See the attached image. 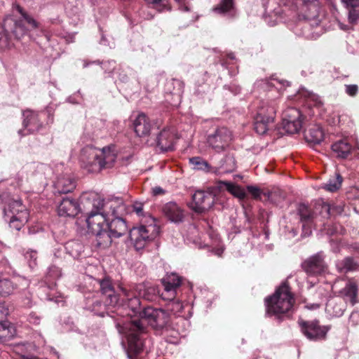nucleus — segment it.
I'll list each match as a JSON object with an SVG mask.
<instances>
[{"instance_id": "69168bd1", "label": "nucleus", "mask_w": 359, "mask_h": 359, "mask_svg": "<svg viewBox=\"0 0 359 359\" xmlns=\"http://www.w3.org/2000/svg\"><path fill=\"white\" fill-rule=\"evenodd\" d=\"M358 313H354L353 312L351 316H350V319H352L355 317H358Z\"/></svg>"}, {"instance_id": "603ef678", "label": "nucleus", "mask_w": 359, "mask_h": 359, "mask_svg": "<svg viewBox=\"0 0 359 359\" xmlns=\"http://www.w3.org/2000/svg\"><path fill=\"white\" fill-rule=\"evenodd\" d=\"M346 93L350 96H355L358 91L357 85H346Z\"/></svg>"}, {"instance_id": "4c0bfd02", "label": "nucleus", "mask_w": 359, "mask_h": 359, "mask_svg": "<svg viewBox=\"0 0 359 359\" xmlns=\"http://www.w3.org/2000/svg\"><path fill=\"white\" fill-rule=\"evenodd\" d=\"M163 283L164 287L174 289L175 291H177L181 285V278L177 275L172 273L164 278Z\"/></svg>"}, {"instance_id": "cd10ccee", "label": "nucleus", "mask_w": 359, "mask_h": 359, "mask_svg": "<svg viewBox=\"0 0 359 359\" xmlns=\"http://www.w3.org/2000/svg\"><path fill=\"white\" fill-rule=\"evenodd\" d=\"M305 139L309 143L320 144L324 139V133L322 128L318 125L311 126L305 133Z\"/></svg>"}, {"instance_id": "412c9836", "label": "nucleus", "mask_w": 359, "mask_h": 359, "mask_svg": "<svg viewBox=\"0 0 359 359\" xmlns=\"http://www.w3.org/2000/svg\"><path fill=\"white\" fill-rule=\"evenodd\" d=\"M81 210L78 202L72 198H65L57 207V212L60 216L75 217Z\"/></svg>"}, {"instance_id": "9b49d317", "label": "nucleus", "mask_w": 359, "mask_h": 359, "mask_svg": "<svg viewBox=\"0 0 359 359\" xmlns=\"http://www.w3.org/2000/svg\"><path fill=\"white\" fill-rule=\"evenodd\" d=\"M299 325L303 334L309 340L320 341L326 338L330 326L320 325L318 320H299Z\"/></svg>"}, {"instance_id": "f3484780", "label": "nucleus", "mask_w": 359, "mask_h": 359, "mask_svg": "<svg viewBox=\"0 0 359 359\" xmlns=\"http://www.w3.org/2000/svg\"><path fill=\"white\" fill-rule=\"evenodd\" d=\"M302 267L306 273L309 275L320 274L326 268L323 253L318 252L309 257L303 262Z\"/></svg>"}, {"instance_id": "6e6d98bb", "label": "nucleus", "mask_w": 359, "mask_h": 359, "mask_svg": "<svg viewBox=\"0 0 359 359\" xmlns=\"http://www.w3.org/2000/svg\"><path fill=\"white\" fill-rule=\"evenodd\" d=\"M341 1L346 8L359 4V0H341Z\"/></svg>"}, {"instance_id": "58836bf2", "label": "nucleus", "mask_w": 359, "mask_h": 359, "mask_svg": "<svg viewBox=\"0 0 359 359\" xmlns=\"http://www.w3.org/2000/svg\"><path fill=\"white\" fill-rule=\"evenodd\" d=\"M348 10V20L349 24L355 25L359 22V4L349 7Z\"/></svg>"}, {"instance_id": "13d9d810", "label": "nucleus", "mask_w": 359, "mask_h": 359, "mask_svg": "<svg viewBox=\"0 0 359 359\" xmlns=\"http://www.w3.org/2000/svg\"><path fill=\"white\" fill-rule=\"evenodd\" d=\"M330 243H331V246H332V250L334 252H340V248H339V244L338 241L331 240Z\"/></svg>"}, {"instance_id": "680f3d73", "label": "nucleus", "mask_w": 359, "mask_h": 359, "mask_svg": "<svg viewBox=\"0 0 359 359\" xmlns=\"http://www.w3.org/2000/svg\"><path fill=\"white\" fill-rule=\"evenodd\" d=\"M223 250H223L222 248H218V249H217V250H216V251H215V254H216L217 255H218V256H220V255L222 254Z\"/></svg>"}, {"instance_id": "4d7b16f0", "label": "nucleus", "mask_w": 359, "mask_h": 359, "mask_svg": "<svg viewBox=\"0 0 359 359\" xmlns=\"http://www.w3.org/2000/svg\"><path fill=\"white\" fill-rule=\"evenodd\" d=\"M152 194L154 196H160L165 194V190L161 187H155L152 189Z\"/></svg>"}, {"instance_id": "72a5a7b5", "label": "nucleus", "mask_w": 359, "mask_h": 359, "mask_svg": "<svg viewBox=\"0 0 359 359\" xmlns=\"http://www.w3.org/2000/svg\"><path fill=\"white\" fill-rule=\"evenodd\" d=\"M15 334L14 327L8 321L0 323V339L3 341L11 339Z\"/></svg>"}, {"instance_id": "ddd939ff", "label": "nucleus", "mask_w": 359, "mask_h": 359, "mask_svg": "<svg viewBox=\"0 0 359 359\" xmlns=\"http://www.w3.org/2000/svg\"><path fill=\"white\" fill-rule=\"evenodd\" d=\"M100 290L102 294L107 296L105 304L108 306L117 309V310L123 309L127 304V301L124 294L122 293L123 298L121 301L117 294H115L111 280L109 278H105L100 281Z\"/></svg>"}, {"instance_id": "dca6fc26", "label": "nucleus", "mask_w": 359, "mask_h": 359, "mask_svg": "<svg viewBox=\"0 0 359 359\" xmlns=\"http://www.w3.org/2000/svg\"><path fill=\"white\" fill-rule=\"evenodd\" d=\"M121 287H123V286ZM123 288L130 290V298L142 297L148 301H152L158 292L156 287L144 283L130 285L128 287H123Z\"/></svg>"}, {"instance_id": "f03ea898", "label": "nucleus", "mask_w": 359, "mask_h": 359, "mask_svg": "<svg viewBox=\"0 0 359 359\" xmlns=\"http://www.w3.org/2000/svg\"><path fill=\"white\" fill-rule=\"evenodd\" d=\"M85 199L92 200L93 208L86 219L88 228L96 236L97 245L104 248H107L110 245V237L106 228L108 223L106 215L109 212H107L105 208L109 207L111 203L105 204L104 201L95 194L83 195L81 200L83 201Z\"/></svg>"}, {"instance_id": "6e6552de", "label": "nucleus", "mask_w": 359, "mask_h": 359, "mask_svg": "<svg viewBox=\"0 0 359 359\" xmlns=\"http://www.w3.org/2000/svg\"><path fill=\"white\" fill-rule=\"evenodd\" d=\"M111 210V215L115 217L107 223L106 226L107 234L110 237V244L113 238H119L128 231V225L126 221L119 215L125 210V205L122 203L111 202L109 206Z\"/></svg>"}, {"instance_id": "2f4dec72", "label": "nucleus", "mask_w": 359, "mask_h": 359, "mask_svg": "<svg viewBox=\"0 0 359 359\" xmlns=\"http://www.w3.org/2000/svg\"><path fill=\"white\" fill-rule=\"evenodd\" d=\"M273 122V121H269L268 118H262V116H255V130L259 135H264L269 129Z\"/></svg>"}, {"instance_id": "f8f14e48", "label": "nucleus", "mask_w": 359, "mask_h": 359, "mask_svg": "<svg viewBox=\"0 0 359 359\" xmlns=\"http://www.w3.org/2000/svg\"><path fill=\"white\" fill-rule=\"evenodd\" d=\"M302 114L296 108H288L283 112L282 125L286 133H298L302 127Z\"/></svg>"}, {"instance_id": "9d476101", "label": "nucleus", "mask_w": 359, "mask_h": 359, "mask_svg": "<svg viewBox=\"0 0 359 359\" xmlns=\"http://www.w3.org/2000/svg\"><path fill=\"white\" fill-rule=\"evenodd\" d=\"M233 140L232 132L226 127H219L208 137V145L217 152L228 147Z\"/></svg>"}, {"instance_id": "5701e85b", "label": "nucleus", "mask_w": 359, "mask_h": 359, "mask_svg": "<svg viewBox=\"0 0 359 359\" xmlns=\"http://www.w3.org/2000/svg\"><path fill=\"white\" fill-rule=\"evenodd\" d=\"M54 187L59 194H67L74 189L76 184L69 175L65 174L57 177L54 182Z\"/></svg>"}, {"instance_id": "bf43d9fd", "label": "nucleus", "mask_w": 359, "mask_h": 359, "mask_svg": "<svg viewBox=\"0 0 359 359\" xmlns=\"http://www.w3.org/2000/svg\"><path fill=\"white\" fill-rule=\"evenodd\" d=\"M348 248L351 251L359 254V243H353Z\"/></svg>"}, {"instance_id": "aec40b11", "label": "nucleus", "mask_w": 359, "mask_h": 359, "mask_svg": "<svg viewBox=\"0 0 359 359\" xmlns=\"http://www.w3.org/2000/svg\"><path fill=\"white\" fill-rule=\"evenodd\" d=\"M133 126L135 133L139 137L148 136L152 127L149 118L144 113H139L134 118Z\"/></svg>"}, {"instance_id": "423d86ee", "label": "nucleus", "mask_w": 359, "mask_h": 359, "mask_svg": "<svg viewBox=\"0 0 359 359\" xmlns=\"http://www.w3.org/2000/svg\"><path fill=\"white\" fill-rule=\"evenodd\" d=\"M142 222L140 226L133 228L129 232L130 239L137 250L144 248L159 233V226L154 217L149 216L146 221Z\"/></svg>"}, {"instance_id": "49530a36", "label": "nucleus", "mask_w": 359, "mask_h": 359, "mask_svg": "<svg viewBox=\"0 0 359 359\" xmlns=\"http://www.w3.org/2000/svg\"><path fill=\"white\" fill-rule=\"evenodd\" d=\"M143 206H144V204L142 203H140V202H135L133 205H132V209H133V211H134L139 217H144V221H146V219L148 218V216H146L144 214V212H143Z\"/></svg>"}, {"instance_id": "a18cd8bd", "label": "nucleus", "mask_w": 359, "mask_h": 359, "mask_svg": "<svg viewBox=\"0 0 359 359\" xmlns=\"http://www.w3.org/2000/svg\"><path fill=\"white\" fill-rule=\"evenodd\" d=\"M25 257L27 260L30 268H34L36 265L37 252L36 251H27L25 254Z\"/></svg>"}, {"instance_id": "3c124183", "label": "nucleus", "mask_w": 359, "mask_h": 359, "mask_svg": "<svg viewBox=\"0 0 359 359\" xmlns=\"http://www.w3.org/2000/svg\"><path fill=\"white\" fill-rule=\"evenodd\" d=\"M178 5L179 8L182 11H190V1L189 0H175Z\"/></svg>"}, {"instance_id": "20e7f679", "label": "nucleus", "mask_w": 359, "mask_h": 359, "mask_svg": "<svg viewBox=\"0 0 359 359\" xmlns=\"http://www.w3.org/2000/svg\"><path fill=\"white\" fill-rule=\"evenodd\" d=\"M18 11L22 15V18L15 20L11 17H8L4 20V32L0 33V49L9 48L11 46L8 34L12 33L16 39L22 37L28 30L38 27V22L30 15L24 13L20 7Z\"/></svg>"}, {"instance_id": "393cba45", "label": "nucleus", "mask_w": 359, "mask_h": 359, "mask_svg": "<svg viewBox=\"0 0 359 359\" xmlns=\"http://www.w3.org/2000/svg\"><path fill=\"white\" fill-rule=\"evenodd\" d=\"M174 132L170 129H163L157 137V144L161 150H172L174 146Z\"/></svg>"}, {"instance_id": "37998d69", "label": "nucleus", "mask_w": 359, "mask_h": 359, "mask_svg": "<svg viewBox=\"0 0 359 359\" xmlns=\"http://www.w3.org/2000/svg\"><path fill=\"white\" fill-rule=\"evenodd\" d=\"M176 295L177 291L167 287H164V291L161 294L163 299L168 301L169 302L175 300Z\"/></svg>"}, {"instance_id": "0eeeda50", "label": "nucleus", "mask_w": 359, "mask_h": 359, "mask_svg": "<svg viewBox=\"0 0 359 359\" xmlns=\"http://www.w3.org/2000/svg\"><path fill=\"white\" fill-rule=\"evenodd\" d=\"M4 212L10 227L17 231L20 230L28 221L29 212L21 200L10 199L4 208Z\"/></svg>"}, {"instance_id": "a211bd4d", "label": "nucleus", "mask_w": 359, "mask_h": 359, "mask_svg": "<svg viewBox=\"0 0 359 359\" xmlns=\"http://www.w3.org/2000/svg\"><path fill=\"white\" fill-rule=\"evenodd\" d=\"M277 105L278 100L276 99L261 100L257 107L255 116H262L264 118L273 121L276 114Z\"/></svg>"}, {"instance_id": "e2e57ef3", "label": "nucleus", "mask_w": 359, "mask_h": 359, "mask_svg": "<svg viewBox=\"0 0 359 359\" xmlns=\"http://www.w3.org/2000/svg\"><path fill=\"white\" fill-rule=\"evenodd\" d=\"M19 359H39V358H28V357H25V356H24L22 355H20L19 356Z\"/></svg>"}, {"instance_id": "09e8293b", "label": "nucleus", "mask_w": 359, "mask_h": 359, "mask_svg": "<svg viewBox=\"0 0 359 359\" xmlns=\"http://www.w3.org/2000/svg\"><path fill=\"white\" fill-rule=\"evenodd\" d=\"M8 314V309L4 302H0V323L6 322L5 319Z\"/></svg>"}, {"instance_id": "338daca9", "label": "nucleus", "mask_w": 359, "mask_h": 359, "mask_svg": "<svg viewBox=\"0 0 359 359\" xmlns=\"http://www.w3.org/2000/svg\"><path fill=\"white\" fill-rule=\"evenodd\" d=\"M228 58H229L230 60H234L235 59V55L233 53H229L228 54Z\"/></svg>"}, {"instance_id": "79ce46f5", "label": "nucleus", "mask_w": 359, "mask_h": 359, "mask_svg": "<svg viewBox=\"0 0 359 359\" xmlns=\"http://www.w3.org/2000/svg\"><path fill=\"white\" fill-rule=\"evenodd\" d=\"M61 275V269L55 265H51L48 269L47 278H49V281L59 278Z\"/></svg>"}, {"instance_id": "0e129e2a", "label": "nucleus", "mask_w": 359, "mask_h": 359, "mask_svg": "<svg viewBox=\"0 0 359 359\" xmlns=\"http://www.w3.org/2000/svg\"><path fill=\"white\" fill-rule=\"evenodd\" d=\"M340 27L341 29H344V30H348L349 29L348 25H342L341 24H340Z\"/></svg>"}, {"instance_id": "ea45409f", "label": "nucleus", "mask_w": 359, "mask_h": 359, "mask_svg": "<svg viewBox=\"0 0 359 359\" xmlns=\"http://www.w3.org/2000/svg\"><path fill=\"white\" fill-rule=\"evenodd\" d=\"M321 212L324 214L323 217H328L331 212L336 211L337 213H341L343 211V208L341 205H334L325 203L320 206Z\"/></svg>"}, {"instance_id": "bb28decb", "label": "nucleus", "mask_w": 359, "mask_h": 359, "mask_svg": "<svg viewBox=\"0 0 359 359\" xmlns=\"http://www.w3.org/2000/svg\"><path fill=\"white\" fill-rule=\"evenodd\" d=\"M352 146L347 139H344L334 142L332 145V150L337 158H346L352 151Z\"/></svg>"}, {"instance_id": "5fc2aeb1", "label": "nucleus", "mask_w": 359, "mask_h": 359, "mask_svg": "<svg viewBox=\"0 0 359 359\" xmlns=\"http://www.w3.org/2000/svg\"><path fill=\"white\" fill-rule=\"evenodd\" d=\"M28 320L30 323L37 325L40 322V318L36 313H30L28 318Z\"/></svg>"}, {"instance_id": "39448f33", "label": "nucleus", "mask_w": 359, "mask_h": 359, "mask_svg": "<svg viewBox=\"0 0 359 359\" xmlns=\"http://www.w3.org/2000/svg\"><path fill=\"white\" fill-rule=\"evenodd\" d=\"M294 302L293 296L287 283H283L274 294L265 299L266 314L280 318L281 315L288 313Z\"/></svg>"}, {"instance_id": "c03bdc74", "label": "nucleus", "mask_w": 359, "mask_h": 359, "mask_svg": "<svg viewBox=\"0 0 359 359\" xmlns=\"http://www.w3.org/2000/svg\"><path fill=\"white\" fill-rule=\"evenodd\" d=\"M183 309V305L182 302L178 300H173L171 302H169L168 304V310L172 312L174 314H177L181 312Z\"/></svg>"}, {"instance_id": "6ab92c4d", "label": "nucleus", "mask_w": 359, "mask_h": 359, "mask_svg": "<svg viewBox=\"0 0 359 359\" xmlns=\"http://www.w3.org/2000/svg\"><path fill=\"white\" fill-rule=\"evenodd\" d=\"M298 214L302 222V234L308 236L311 233V224L315 218V213L305 204H300L298 208Z\"/></svg>"}, {"instance_id": "4be33fe9", "label": "nucleus", "mask_w": 359, "mask_h": 359, "mask_svg": "<svg viewBox=\"0 0 359 359\" xmlns=\"http://www.w3.org/2000/svg\"><path fill=\"white\" fill-rule=\"evenodd\" d=\"M164 215L172 222L179 223L182 222L184 214L183 209L175 202H169L163 207Z\"/></svg>"}, {"instance_id": "a19ab883", "label": "nucleus", "mask_w": 359, "mask_h": 359, "mask_svg": "<svg viewBox=\"0 0 359 359\" xmlns=\"http://www.w3.org/2000/svg\"><path fill=\"white\" fill-rule=\"evenodd\" d=\"M149 4H154L158 11H170V6L167 0H145Z\"/></svg>"}, {"instance_id": "c9c22d12", "label": "nucleus", "mask_w": 359, "mask_h": 359, "mask_svg": "<svg viewBox=\"0 0 359 359\" xmlns=\"http://www.w3.org/2000/svg\"><path fill=\"white\" fill-rule=\"evenodd\" d=\"M191 165L194 166L195 169L204 170L209 172H212L214 167H210L207 161H204L201 157H193L189 160Z\"/></svg>"}, {"instance_id": "f704fd0d", "label": "nucleus", "mask_w": 359, "mask_h": 359, "mask_svg": "<svg viewBox=\"0 0 359 359\" xmlns=\"http://www.w3.org/2000/svg\"><path fill=\"white\" fill-rule=\"evenodd\" d=\"M343 181L342 177L339 173H335V175L331 177L326 184L324 185V188L330 192H334L337 191L341 186Z\"/></svg>"}, {"instance_id": "774afa93", "label": "nucleus", "mask_w": 359, "mask_h": 359, "mask_svg": "<svg viewBox=\"0 0 359 359\" xmlns=\"http://www.w3.org/2000/svg\"><path fill=\"white\" fill-rule=\"evenodd\" d=\"M100 43L103 44V45H106V43H105V39H104V36L102 37V39L100 41Z\"/></svg>"}, {"instance_id": "c756f323", "label": "nucleus", "mask_w": 359, "mask_h": 359, "mask_svg": "<svg viewBox=\"0 0 359 359\" xmlns=\"http://www.w3.org/2000/svg\"><path fill=\"white\" fill-rule=\"evenodd\" d=\"M218 187L219 189L227 190L232 195L240 199H243L246 196V192L245 189L234 183L220 181L218 183Z\"/></svg>"}, {"instance_id": "4468645a", "label": "nucleus", "mask_w": 359, "mask_h": 359, "mask_svg": "<svg viewBox=\"0 0 359 359\" xmlns=\"http://www.w3.org/2000/svg\"><path fill=\"white\" fill-rule=\"evenodd\" d=\"M191 208L196 212L203 213L210 210L215 201V196L210 191H196L192 196Z\"/></svg>"}, {"instance_id": "a878e982", "label": "nucleus", "mask_w": 359, "mask_h": 359, "mask_svg": "<svg viewBox=\"0 0 359 359\" xmlns=\"http://www.w3.org/2000/svg\"><path fill=\"white\" fill-rule=\"evenodd\" d=\"M340 294L346 301H349L352 306L358 302V285L353 280H348L345 287L340 291Z\"/></svg>"}, {"instance_id": "c85d7f7f", "label": "nucleus", "mask_w": 359, "mask_h": 359, "mask_svg": "<svg viewBox=\"0 0 359 359\" xmlns=\"http://www.w3.org/2000/svg\"><path fill=\"white\" fill-rule=\"evenodd\" d=\"M336 268L340 273H347L355 271L359 268V264L351 257H346L336 262Z\"/></svg>"}, {"instance_id": "473e14b6", "label": "nucleus", "mask_w": 359, "mask_h": 359, "mask_svg": "<svg viewBox=\"0 0 359 359\" xmlns=\"http://www.w3.org/2000/svg\"><path fill=\"white\" fill-rule=\"evenodd\" d=\"M15 278L14 280L2 279L0 280V294L2 296H8L11 294L16 287Z\"/></svg>"}, {"instance_id": "7c9ffc66", "label": "nucleus", "mask_w": 359, "mask_h": 359, "mask_svg": "<svg viewBox=\"0 0 359 359\" xmlns=\"http://www.w3.org/2000/svg\"><path fill=\"white\" fill-rule=\"evenodd\" d=\"M212 11L220 15L233 17L235 14L233 0H221L220 3L213 8Z\"/></svg>"}, {"instance_id": "8fccbe9b", "label": "nucleus", "mask_w": 359, "mask_h": 359, "mask_svg": "<svg viewBox=\"0 0 359 359\" xmlns=\"http://www.w3.org/2000/svg\"><path fill=\"white\" fill-rule=\"evenodd\" d=\"M333 309V315L337 317H340L344 314L345 306L342 304H335Z\"/></svg>"}, {"instance_id": "052dcab7", "label": "nucleus", "mask_w": 359, "mask_h": 359, "mask_svg": "<svg viewBox=\"0 0 359 359\" xmlns=\"http://www.w3.org/2000/svg\"><path fill=\"white\" fill-rule=\"evenodd\" d=\"M306 307L309 309H316L319 307V304H311V305H306Z\"/></svg>"}, {"instance_id": "2eb2a0df", "label": "nucleus", "mask_w": 359, "mask_h": 359, "mask_svg": "<svg viewBox=\"0 0 359 359\" xmlns=\"http://www.w3.org/2000/svg\"><path fill=\"white\" fill-rule=\"evenodd\" d=\"M46 116L44 112H35L31 110H26L23 112L24 121L23 126L25 129L20 130L18 133L21 135H25L28 133L38 131L42 126L41 119L42 116Z\"/></svg>"}, {"instance_id": "b1692460", "label": "nucleus", "mask_w": 359, "mask_h": 359, "mask_svg": "<svg viewBox=\"0 0 359 359\" xmlns=\"http://www.w3.org/2000/svg\"><path fill=\"white\" fill-rule=\"evenodd\" d=\"M236 168V161L235 159L234 154L229 153L221 161L219 166L214 167L212 172L216 175H221L224 173L231 172L235 170Z\"/></svg>"}, {"instance_id": "7ed1b4c3", "label": "nucleus", "mask_w": 359, "mask_h": 359, "mask_svg": "<svg viewBox=\"0 0 359 359\" xmlns=\"http://www.w3.org/2000/svg\"><path fill=\"white\" fill-rule=\"evenodd\" d=\"M117 158L114 146L103 147L102 149L90 144L83 147L79 156L82 168L89 172H99L102 169L110 168Z\"/></svg>"}, {"instance_id": "1a4fd4ad", "label": "nucleus", "mask_w": 359, "mask_h": 359, "mask_svg": "<svg viewBox=\"0 0 359 359\" xmlns=\"http://www.w3.org/2000/svg\"><path fill=\"white\" fill-rule=\"evenodd\" d=\"M277 2L279 6L294 4L306 18L314 19L318 17L320 11L318 0H269V4Z\"/></svg>"}, {"instance_id": "e433bc0d", "label": "nucleus", "mask_w": 359, "mask_h": 359, "mask_svg": "<svg viewBox=\"0 0 359 359\" xmlns=\"http://www.w3.org/2000/svg\"><path fill=\"white\" fill-rule=\"evenodd\" d=\"M248 192L252 196L254 199L261 200L262 195L263 194L268 200H272V193H264L258 187L253 185H248L246 187Z\"/></svg>"}, {"instance_id": "de8ad7c7", "label": "nucleus", "mask_w": 359, "mask_h": 359, "mask_svg": "<svg viewBox=\"0 0 359 359\" xmlns=\"http://www.w3.org/2000/svg\"><path fill=\"white\" fill-rule=\"evenodd\" d=\"M274 82H278L275 79H271L270 80H264L259 81L257 85L261 86L262 88H269L271 87H275L276 84Z\"/></svg>"}, {"instance_id": "864d4df0", "label": "nucleus", "mask_w": 359, "mask_h": 359, "mask_svg": "<svg viewBox=\"0 0 359 359\" xmlns=\"http://www.w3.org/2000/svg\"><path fill=\"white\" fill-rule=\"evenodd\" d=\"M325 229L327 231V233L328 234L332 235V234L337 233L338 232H339V231H341L342 229V228L340 225L334 224L332 226V228H329L327 229H326V228H325Z\"/></svg>"}, {"instance_id": "f257e3e1", "label": "nucleus", "mask_w": 359, "mask_h": 359, "mask_svg": "<svg viewBox=\"0 0 359 359\" xmlns=\"http://www.w3.org/2000/svg\"><path fill=\"white\" fill-rule=\"evenodd\" d=\"M120 290L127 301L123 310H126V314L130 318L117 322L116 326L118 332L127 339L129 351L137 354L143 348L140 334L145 330L144 322L147 321L151 326L156 328L162 327L166 324L168 316L163 310L151 306L145 307L142 311L140 299L135 297L130 298V290L122 287H120Z\"/></svg>"}]
</instances>
